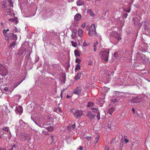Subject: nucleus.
<instances>
[{
	"label": "nucleus",
	"mask_w": 150,
	"mask_h": 150,
	"mask_svg": "<svg viewBox=\"0 0 150 150\" xmlns=\"http://www.w3.org/2000/svg\"><path fill=\"white\" fill-rule=\"evenodd\" d=\"M13 147H16V146L15 144H14L13 145Z\"/></svg>",
	"instance_id": "60"
},
{
	"label": "nucleus",
	"mask_w": 150,
	"mask_h": 150,
	"mask_svg": "<svg viewBox=\"0 0 150 150\" xmlns=\"http://www.w3.org/2000/svg\"><path fill=\"white\" fill-rule=\"evenodd\" d=\"M87 12L91 16L93 17L95 15V14L93 12L92 10L91 9H88Z\"/></svg>",
	"instance_id": "18"
},
{
	"label": "nucleus",
	"mask_w": 150,
	"mask_h": 150,
	"mask_svg": "<svg viewBox=\"0 0 150 150\" xmlns=\"http://www.w3.org/2000/svg\"><path fill=\"white\" fill-rule=\"evenodd\" d=\"M87 45H88V44L86 42H84L83 43V46L85 47Z\"/></svg>",
	"instance_id": "43"
},
{
	"label": "nucleus",
	"mask_w": 150,
	"mask_h": 150,
	"mask_svg": "<svg viewBox=\"0 0 150 150\" xmlns=\"http://www.w3.org/2000/svg\"><path fill=\"white\" fill-rule=\"evenodd\" d=\"M66 97L67 98H70L71 97V96H69L68 95H67V96H66Z\"/></svg>",
	"instance_id": "56"
},
{
	"label": "nucleus",
	"mask_w": 150,
	"mask_h": 150,
	"mask_svg": "<svg viewBox=\"0 0 150 150\" xmlns=\"http://www.w3.org/2000/svg\"><path fill=\"white\" fill-rule=\"evenodd\" d=\"M127 15H128L127 13H125V14H124L123 17H125V18H126L127 17Z\"/></svg>",
	"instance_id": "50"
},
{
	"label": "nucleus",
	"mask_w": 150,
	"mask_h": 150,
	"mask_svg": "<svg viewBox=\"0 0 150 150\" xmlns=\"http://www.w3.org/2000/svg\"><path fill=\"white\" fill-rule=\"evenodd\" d=\"M81 73L79 71L77 72L76 75L75 76L74 78V80L75 81H76L79 79L80 77Z\"/></svg>",
	"instance_id": "16"
},
{
	"label": "nucleus",
	"mask_w": 150,
	"mask_h": 150,
	"mask_svg": "<svg viewBox=\"0 0 150 150\" xmlns=\"http://www.w3.org/2000/svg\"><path fill=\"white\" fill-rule=\"evenodd\" d=\"M114 142V141L113 140H112L110 142V143L111 144H112V143H113Z\"/></svg>",
	"instance_id": "58"
},
{
	"label": "nucleus",
	"mask_w": 150,
	"mask_h": 150,
	"mask_svg": "<svg viewBox=\"0 0 150 150\" xmlns=\"http://www.w3.org/2000/svg\"><path fill=\"white\" fill-rule=\"evenodd\" d=\"M19 139L23 142H28L30 140V138L29 134L25 132H22L19 135Z\"/></svg>",
	"instance_id": "1"
},
{
	"label": "nucleus",
	"mask_w": 150,
	"mask_h": 150,
	"mask_svg": "<svg viewBox=\"0 0 150 150\" xmlns=\"http://www.w3.org/2000/svg\"><path fill=\"white\" fill-rule=\"evenodd\" d=\"M130 11V10H129V11H127L126 12H127V13H129Z\"/></svg>",
	"instance_id": "61"
},
{
	"label": "nucleus",
	"mask_w": 150,
	"mask_h": 150,
	"mask_svg": "<svg viewBox=\"0 0 150 150\" xmlns=\"http://www.w3.org/2000/svg\"><path fill=\"white\" fill-rule=\"evenodd\" d=\"M97 45V43H94L93 44V47H96Z\"/></svg>",
	"instance_id": "51"
},
{
	"label": "nucleus",
	"mask_w": 150,
	"mask_h": 150,
	"mask_svg": "<svg viewBox=\"0 0 150 150\" xmlns=\"http://www.w3.org/2000/svg\"><path fill=\"white\" fill-rule=\"evenodd\" d=\"M23 111V108L21 107L18 106L16 107L15 111L17 114H18L20 115H21Z\"/></svg>",
	"instance_id": "8"
},
{
	"label": "nucleus",
	"mask_w": 150,
	"mask_h": 150,
	"mask_svg": "<svg viewBox=\"0 0 150 150\" xmlns=\"http://www.w3.org/2000/svg\"><path fill=\"white\" fill-rule=\"evenodd\" d=\"M99 137L100 136L98 135L96 137L94 141V142L95 144H96L98 143L99 141Z\"/></svg>",
	"instance_id": "28"
},
{
	"label": "nucleus",
	"mask_w": 150,
	"mask_h": 150,
	"mask_svg": "<svg viewBox=\"0 0 150 150\" xmlns=\"http://www.w3.org/2000/svg\"><path fill=\"white\" fill-rule=\"evenodd\" d=\"M71 128L73 129H74L76 127V125L75 124L72 125L71 126H70Z\"/></svg>",
	"instance_id": "42"
},
{
	"label": "nucleus",
	"mask_w": 150,
	"mask_h": 150,
	"mask_svg": "<svg viewBox=\"0 0 150 150\" xmlns=\"http://www.w3.org/2000/svg\"><path fill=\"white\" fill-rule=\"evenodd\" d=\"M91 109L93 110V111L95 112V111H98V108L97 107L92 108Z\"/></svg>",
	"instance_id": "38"
},
{
	"label": "nucleus",
	"mask_w": 150,
	"mask_h": 150,
	"mask_svg": "<svg viewBox=\"0 0 150 150\" xmlns=\"http://www.w3.org/2000/svg\"><path fill=\"white\" fill-rule=\"evenodd\" d=\"M74 54L76 57L80 56V54L79 51L77 50H75L74 51Z\"/></svg>",
	"instance_id": "27"
},
{
	"label": "nucleus",
	"mask_w": 150,
	"mask_h": 150,
	"mask_svg": "<svg viewBox=\"0 0 150 150\" xmlns=\"http://www.w3.org/2000/svg\"><path fill=\"white\" fill-rule=\"evenodd\" d=\"M87 117L91 119H93L95 117V116L90 111L88 112L86 114Z\"/></svg>",
	"instance_id": "9"
},
{
	"label": "nucleus",
	"mask_w": 150,
	"mask_h": 150,
	"mask_svg": "<svg viewBox=\"0 0 150 150\" xmlns=\"http://www.w3.org/2000/svg\"><path fill=\"white\" fill-rule=\"evenodd\" d=\"M81 66H80L77 64L76 65V67L75 68V71L76 72L77 71H78L79 69H80Z\"/></svg>",
	"instance_id": "29"
},
{
	"label": "nucleus",
	"mask_w": 150,
	"mask_h": 150,
	"mask_svg": "<svg viewBox=\"0 0 150 150\" xmlns=\"http://www.w3.org/2000/svg\"><path fill=\"white\" fill-rule=\"evenodd\" d=\"M6 13L7 15H10L11 14L10 9H7L6 11Z\"/></svg>",
	"instance_id": "30"
},
{
	"label": "nucleus",
	"mask_w": 150,
	"mask_h": 150,
	"mask_svg": "<svg viewBox=\"0 0 150 150\" xmlns=\"http://www.w3.org/2000/svg\"><path fill=\"white\" fill-rule=\"evenodd\" d=\"M13 148H12V149H9V150H13Z\"/></svg>",
	"instance_id": "64"
},
{
	"label": "nucleus",
	"mask_w": 150,
	"mask_h": 150,
	"mask_svg": "<svg viewBox=\"0 0 150 150\" xmlns=\"http://www.w3.org/2000/svg\"><path fill=\"white\" fill-rule=\"evenodd\" d=\"M91 137H89L88 136H87L86 137V139H87L88 140H89L90 139H91Z\"/></svg>",
	"instance_id": "48"
},
{
	"label": "nucleus",
	"mask_w": 150,
	"mask_h": 150,
	"mask_svg": "<svg viewBox=\"0 0 150 150\" xmlns=\"http://www.w3.org/2000/svg\"><path fill=\"white\" fill-rule=\"evenodd\" d=\"M109 51H103L100 52L101 58L103 60L107 61L108 59Z\"/></svg>",
	"instance_id": "4"
},
{
	"label": "nucleus",
	"mask_w": 150,
	"mask_h": 150,
	"mask_svg": "<svg viewBox=\"0 0 150 150\" xmlns=\"http://www.w3.org/2000/svg\"><path fill=\"white\" fill-rule=\"evenodd\" d=\"M7 7L6 4V0H3L2 2V8L4 10H5Z\"/></svg>",
	"instance_id": "10"
},
{
	"label": "nucleus",
	"mask_w": 150,
	"mask_h": 150,
	"mask_svg": "<svg viewBox=\"0 0 150 150\" xmlns=\"http://www.w3.org/2000/svg\"><path fill=\"white\" fill-rule=\"evenodd\" d=\"M129 142V140L127 139L125 137H124V142H125V143H127V142Z\"/></svg>",
	"instance_id": "41"
},
{
	"label": "nucleus",
	"mask_w": 150,
	"mask_h": 150,
	"mask_svg": "<svg viewBox=\"0 0 150 150\" xmlns=\"http://www.w3.org/2000/svg\"><path fill=\"white\" fill-rule=\"evenodd\" d=\"M85 26V23H83L81 25V27L83 28H84Z\"/></svg>",
	"instance_id": "49"
},
{
	"label": "nucleus",
	"mask_w": 150,
	"mask_h": 150,
	"mask_svg": "<svg viewBox=\"0 0 150 150\" xmlns=\"http://www.w3.org/2000/svg\"><path fill=\"white\" fill-rule=\"evenodd\" d=\"M4 89L6 91L5 93L7 94H8L9 93H10L11 92L10 91V89L7 87H4Z\"/></svg>",
	"instance_id": "22"
},
{
	"label": "nucleus",
	"mask_w": 150,
	"mask_h": 150,
	"mask_svg": "<svg viewBox=\"0 0 150 150\" xmlns=\"http://www.w3.org/2000/svg\"><path fill=\"white\" fill-rule=\"evenodd\" d=\"M20 126L21 128H23L25 126L26 124L22 120H19Z\"/></svg>",
	"instance_id": "12"
},
{
	"label": "nucleus",
	"mask_w": 150,
	"mask_h": 150,
	"mask_svg": "<svg viewBox=\"0 0 150 150\" xmlns=\"http://www.w3.org/2000/svg\"><path fill=\"white\" fill-rule=\"evenodd\" d=\"M133 21L134 25L139 24V25H141V24H140L139 23L138 19L137 18H134L133 19Z\"/></svg>",
	"instance_id": "19"
},
{
	"label": "nucleus",
	"mask_w": 150,
	"mask_h": 150,
	"mask_svg": "<svg viewBox=\"0 0 150 150\" xmlns=\"http://www.w3.org/2000/svg\"><path fill=\"white\" fill-rule=\"evenodd\" d=\"M50 137L51 138V139H52V140H53L54 139L55 137H54V135H53V134L51 135Z\"/></svg>",
	"instance_id": "47"
},
{
	"label": "nucleus",
	"mask_w": 150,
	"mask_h": 150,
	"mask_svg": "<svg viewBox=\"0 0 150 150\" xmlns=\"http://www.w3.org/2000/svg\"><path fill=\"white\" fill-rule=\"evenodd\" d=\"M19 51H20H20H22V52H21V53H20V52L19 53V54H23L24 51L23 50V49L22 50V49H21Z\"/></svg>",
	"instance_id": "46"
},
{
	"label": "nucleus",
	"mask_w": 150,
	"mask_h": 150,
	"mask_svg": "<svg viewBox=\"0 0 150 150\" xmlns=\"http://www.w3.org/2000/svg\"><path fill=\"white\" fill-rule=\"evenodd\" d=\"M9 31V29H6V30H3V33L5 36L6 37H7L8 36V33L7 32Z\"/></svg>",
	"instance_id": "21"
},
{
	"label": "nucleus",
	"mask_w": 150,
	"mask_h": 150,
	"mask_svg": "<svg viewBox=\"0 0 150 150\" xmlns=\"http://www.w3.org/2000/svg\"><path fill=\"white\" fill-rule=\"evenodd\" d=\"M96 115H97L96 117L97 118L98 120H99L100 119V113L99 112H96Z\"/></svg>",
	"instance_id": "31"
},
{
	"label": "nucleus",
	"mask_w": 150,
	"mask_h": 150,
	"mask_svg": "<svg viewBox=\"0 0 150 150\" xmlns=\"http://www.w3.org/2000/svg\"><path fill=\"white\" fill-rule=\"evenodd\" d=\"M3 84V79H0V86H2Z\"/></svg>",
	"instance_id": "40"
},
{
	"label": "nucleus",
	"mask_w": 150,
	"mask_h": 150,
	"mask_svg": "<svg viewBox=\"0 0 150 150\" xmlns=\"http://www.w3.org/2000/svg\"><path fill=\"white\" fill-rule=\"evenodd\" d=\"M8 1L9 3V5L13 7V3L11 0H8Z\"/></svg>",
	"instance_id": "34"
},
{
	"label": "nucleus",
	"mask_w": 150,
	"mask_h": 150,
	"mask_svg": "<svg viewBox=\"0 0 150 150\" xmlns=\"http://www.w3.org/2000/svg\"><path fill=\"white\" fill-rule=\"evenodd\" d=\"M3 24H4V23H1V25H3Z\"/></svg>",
	"instance_id": "62"
},
{
	"label": "nucleus",
	"mask_w": 150,
	"mask_h": 150,
	"mask_svg": "<svg viewBox=\"0 0 150 150\" xmlns=\"http://www.w3.org/2000/svg\"><path fill=\"white\" fill-rule=\"evenodd\" d=\"M76 5L78 6H83L84 5V1L82 0H78L76 1Z\"/></svg>",
	"instance_id": "14"
},
{
	"label": "nucleus",
	"mask_w": 150,
	"mask_h": 150,
	"mask_svg": "<svg viewBox=\"0 0 150 150\" xmlns=\"http://www.w3.org/2000/svg\"><path fill=\"white\" fill-rule=\"evenodd\" d=\"M140 101L139 98L138 97H136L133 98L131 100V102L134 103H139Z\"/></svg>",
	"instance_id": "13"
},
{
	"label": "nucleus",
	"mask_w": 150,
	"mask_h": 150,
	"mask_svg": "<svg viewBox=\"0 0 150 150\" xmlns=\"http://www.w3.org/2000/svg\"><path fill=\"white\" fill-rule=\"evenodd\" d=\"M8 71L6 67L4 64H0V74L2 76H5L8 74Z\"/></svg>",
	"instance_id": "2"
},
{
	"label": "nucleus",
	"mask_w": 150,
	"mask_h": 150,
	"mask_svg": "<svg viewBox=\"0 0 150 150\" xmlns=\"http://www.w3.org/2000/svg\"><path fill=\"white\" fill-rule=\"evenodd\" d=\"M75 62L76 63H79L81 62V60L79 59L76 58V59Z\"/></svg>",
	"instance_id": "37"
},
{
	"label": "nucleus",
	"mask_w": 150,
	"mask_h": 150,
	"mask_svg": "<svg viewBox=\"0 0 150 150\" xmlns=\"http://www.w3.org/2000/svg\"><path fill=\"white\" fill-rule=\"evenodd\" d=\"M88 35L91 36L92 35L97 36L96 31L95 25L94 24H92L91 25V27L89 30Z\"/></svg>",
	"instance_id": "3"
},
{
	"label": "nucleus",
	"mask_w": 150,
	"mask_h": 150,
	"mask_svg": "<svg viewBox=\"0 0 150 150\" xmlns=\"http://www.w3.org/2000/svg\"><path fill=\"white\" fill-rule=\"evenodd\" d=\"M2 129L3 130L8 132L9 131V128L8 127H4L2 128Z\"/></svg>",
	"instance_id": "26"
},
{
	"label": "nucleus",
	"mask_w": 150,
	"mask_h": 150,
	"mask_svg": "<svg viewBox=\"0 0 150 150\" xmlns=\"http://www.w3.org/2000/svg\"><path fill=\"white\" fill-rule=\"evenodd\" d=\"M74 116L77 118H80L83 114V112L82 110H75L73 111Z\"/></svg>",
	"instance_id": "5"
},
{
	"label": "nucleus",
	"mask_w": 150,
	"mask_h": 150,
	"mask_svg": "<svg viewBox=\"0 0 150 150\" xmlns=\"http://www.w3.org/2000/svg\"><path fill=\"white\" fill-rule=\"evenodd\" d=\"M76 31H73L72 32V34L71 35V38L73 39L75 38L76 37Z\"/></svg>",
	"instance_id": "25"
},
{
	"label": "nucleus",
	"mask_w": 150,
	"mask_h": 150,
	"mask_svg": "<svg viewBox=\"0 0 150 150\" xmlns=\"http://www.w3.org/2000/svg\"><path fill=\"white\" fill-rule=\"evenodd\" d=\"M81 16L79 14H77L75 15L74 17V20L76 21H79L81 18Z\"/></svg>",
	"instance_id": "15"
},
{
	"label": "nucleus",
	"mask_w": 150,
	"mask_h": 150,
	"mask_svg": "<svg viewBox=\"0 0 150 150\" xmlns=\"http://www.w3.org/2000/svg\"><path fill=\"white\" fill-rule=\"evenodd\" d=\"M49 131H52L53 130V128L52 126H50L46 128Z\"/></svg>",
	"instance_id": "33"
},
{
	"label": "nucleus",
	"mask_w": 150,
	"mask_h": 150,
	"mask_svg": "<svg viewBox=\"0 0 150 150\" xmlns=\"http://www.w3.org/2000/svg\"><path fill=\"white\" fill-rule=\"evenodd\" d=\"M56 111L57 112H60L62 111L61 108L59 107H57L56 108Z\"/></svg>",
	"instance_id": "32"
},
{
	"label": "nucleus",
	"mask_w": 150,
	"mask_h": 150,
	"mask_svg": "<svg viewBox=\"0 0 150 150\" xmlns=\"http://www.w3.org/2000/svg\"><path fill=\"white\" fill-rule=\"evenodd\" d=\"M117 54V53H116V52H115V53L114 54V56H115V57H116L115 55H116Z\"/></svg>",
	"instance_id": "57"
},
{
	"label": "nucleus",
	"mask_w": 150,
	"mask_h": 150,
	"mask_svg": "<svg viewBox=\"0 0 150 150\" xmlns=\"http://www.w3.org/2000/svg\"><path fill=\"white\" fill-rule=\"evenodd\" d=\"M105 150H109V148L108 146H106L105 147Z\"/></svg>",
	"instance_id": "44"
},
{
	"label": "nucleus",
	"mask_w": 150,
	"mask_h": 150,
	"mask_svg": "<svg viewBox=\"0 0 150 150\" xmlns=\"http://www.w3.org/2000/svg\"><path fill=\"white\" fill-rule=\"evenodd\" d=\"M81 91L82 88L80 87H77L74 91L73 93L79 96L81 94Z\"/></svg>",
	"instance_id": "7"
},
{
	"label": "nucleus",
	"mask_w": 150,
	"mask_h": 150,
	"mask_svg": "<svg viewBox=\"0 0 150 150\" xmlns=\"http://www.w3.org/2000/svg\"><path fill=\"white\" fill-rule=\"evenodd\" d=\"M8 35L9 36L10 38L12 39L16 40L17 39V37L16 35L13 33H11L10 34H9Z\"/></svg>",
	"instance_id": "11"
},
{
	"label": "nucleus",
	"mask_w": 150,
	"mask_h": 150,
	"mask_svg": "<svg viewBox=\"0 0 150 150\" xmlns=\"http://www.w3.org/2000/svg\"><path fill=\"white\" fill-rule=\"evenodd\" d=\"M16 45V41H14L11 42L9 45V48H12L14 47L15 45Z\"/></svg>",
	"instance_id": "17"
},
{
	"label": "nucleus",
	"mask_w": 150,
	"mask_h": 150,
	"mask_svg": "<svg viewBox=\"0 0 150 150\" xmlns=\"http://www.w3.org/2000/svg\"><path fill=\"white\" fill-rule=\"evenodd\" d=\"M113 73L114 72L113 71H112V72H111L110 71H109L108 72V75L109 76L110 75H112Z\"/></svg>",
	"instance_id": "39"
},
{
	"label": "nucleus",
	"mask_w": 150,
	"mask_h": 150,
	"mask_svg": "<svg viewBox=\"0 0 150 150\" xmlns=\"http://www.w3.org/2000/svg\"><path fill=\"white\" fill-rule=\"evenodd\" d=\"M93 103L92 102H89L88 103L87 105L88 107H92L93 105Z\"/></svg>",
	"instance_id": "35"
},
{
	"label": "nucleus",
	"mask_w": 150,
	"mask_h": 150,
	"mask_svg": "<svg viewBox=\"0 0 150 150\" xmlns=\"http://www.w3.org/2000/svg\"><path fill=\"white\" fill-rule=\"evenodd\" d=\"M111 37H113L115 39H116L117 42L121 39V37L120 34L117 32H112L111 34Z\"/></svg>",
	"instance_id": "6"
},
{
	"label": "nucleus",
	"mask_w": 150,
	"mask_h": 150,
	"mask_svg": "<svg viewBox=\"0 0 150 150\" xmlns=\"http://www.w3.org/2000/svg\"><path fill=\"white\" fill-rule=\"evenodd\" d=\"M117 102V99L115 100V102Z\"/></svg>",
	"instance_id": "63"
},
{
	"label": "nucleus",
	"mask_w": 150,
	"mask_h": 150,
	"mask_svg": "<svg viewBox=\"0 0 150 150\" xmlns=\"http://www.w3.org/2000/svg\"><path fill=\"white\" fill-rule=\"evenodd\" d=\"M83 30L81 29H79V30H78V34L81 37L83 35Z\"/></svg>",
	"instance_id": "23"
},
{
	"label": "nucleus",
	"mask_w": 150,
	"mask_h": 150,
	"mask_svg": "<svg viewBox=\"0 0 150 150\" xmlns=\"http://www.w3.org/2000/svg\"><path fill=\"white\" fill-rule=\"evenodd\" d=\"M71 43L73 46L76 47L77 46L76 43L73 41H71Z\"/></svg>",
	"instance_id": "36"
},
{
	"label": "nucleus",
	"mask_w": 150,
	"mask_h": 150,
	"mask_svg": "<svg viewBox=\"0 0 150 150\" xmlns=\"http://www.w3.org/2000/svg\"><path fill=\"white\" fill-rule=\"evenodd\" d=\"M8 21L12 22H15L16 24L18 23V21H17V18L16 17L9 19H8Z\"/></svg>",
	"instance_id": "20"
},
{
	"label": "nucleus",
	"mask_w": 150,
	"mask_h": 150,
	"mask_svg": "<svg viewBox=\"0 0 150 150\" xmlns=\"http://www.w3.org/2000/svg\"><path fill=\"white\" fill-rule=\"evenodd\" d=\"M115 109L113 108H112L109 109L108 110V113L111 115L112 112L114 111Z\"/></svg>",
	"instance_id": "24"
},
{
	"label": "nucleus",
	"mask_w": 150,
	"mask_h": 150,
	"mask_svg": "<svg viewBox=\"0 0 150 150\" xmlns=\"http://www.w3.org/2000/svg\"><path fill=\"white\" fill-rule=\"evenodd\" d=\"M83 147L82 146H80L79 147V149L80 150H82Z\"/></svg>",
	"instance_id": "52"
},
{
	"label": "nucleus",
	"mask_w": 150,
	"mask_h": 150,
	"mask_svg": "<svg viewBox=\"0 0 150 150\" xmlns=\"http://www.w3.org/2000/svg\"><path fill=\"white\" fill-rule=\"evenodd\" d=\"M132 111L133 112V113H135V110L134 108H132Z\"/></svg>",
	"instance_id": "55"
},
{
	"label": "nucleus",
	"mask_w": 150,
	"mask_h": 150,
	"mask_svg": "<svg viewBox=\"0 0 150 150\" xmlns=\"http://www.w3.org/2000/svg\"><path fill=\"white\" fill-rule=\"evenodd\" d=\"M77 25V24H75L74 25V26L75 27H76Z\"/></svg>",
	"instance_id": "59"
},
{
	"label": "nucleus",
	"mask_w": 150,
	"mask_h": 150,
	"mask_svg": "<svg viewBox=\"0 0 150 150\" xmlns=\"http://www.w3.org/2000/svg\"><path fill=\"white\" fill-rule=\"evenodd\" d=\"M14 28L15 29V30H14V31L15 32H17V31H18V29H17L16 28V27H15Z\"/></svg>",
	"instance_id": "53"
},
{
	"label": "nucleus",
	"mask_w": 150,
	"mask_h": 150,
	"mask_svg": "<svg viewBox=\"0 0 150 150\" xmlns=\"http://www.w3.org/2000/svg\"><path fill=\"white\" fill-rule=\"evenodd\" d=\"M94 48L93 49V50L95 51V52H96V49H97V48L96 47H94Z\"/></svg>",
	"instance_id": "54"
},
{
	"label": "nucleus",
	"mask_w": 150,
	"mask_h": 150,
	"mask_svg": "<svg viewBox=\"0 0 150 150\" xmlns=\"http://www.w3.org/2000/svg\"><path fill=\"white\" fill-rule=\"evenodd\" d=\"M123 146V142H121L120 143V147H122Z\"/></svg>",
	"instance_id": "45"
}]
</instances>
